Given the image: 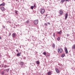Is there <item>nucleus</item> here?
<instances>
[{
	"mask_svg": "<svg viewBox=\"0 0 75 75\" xmlns=\"http://www.w3.org/2000/svg\"><path fill=\"white\" fill-rule=\"evenodd\" d=\"M44 12H45V9H44L42 8L40 9V12L41 14H44Z\"/></svg>",
	"mask_w": 75,
	"mask_h": 75,
	"instance_id": "f257e3e1",
	"label": "nucleus"
},
{
	"mask_svg": "<svg viewBox=\"0 0 75 75\" xmlns=\"http://www.w3.org/2000/svg\"><path fill=\"white\" fill-rule=\"evenodd\" d=\"M58 52L59 53H61L62 52V49L60 48V49H58Z\"/></svg>",
	"mask_w": 75,
	"mask_h": 75,
	"instance_id": "f03ea898",
	"label": "nucleus"
},
{
	"mask_svg": "<svg viewBox=\"0 0 75 75\" xmlns=\"http://www.w3.org/2000/svg\"><path fill=\"white\" fill-rule=\"evenodd\" d=\"M34 24L35 25H37L38 23V20H35L34 22Z\"/></svg>",
	"mask_w": 75,
	"mask_h": 75,
	"instance_id": "7ed1b4c3",
	"label": "nucleus"
},
{
	"mask_svg": "<svg viewBox=\"0 0 75 75\" xmlns=\"http://www.w3.org/2000/svg\"><path fill=\"white\" fill-rule=\"evenodd\" d=\"M55 71L56 72H57V73H58V74L59 73V72H60V71L59 70H58V69L57 68H56L55 69Z\"/></svg>",
	"mask_w": 75,
	"mask_h": 75,
	"instance_id": "20e7f679",
	"label": "nucleus"
},
{
	"mask_svg": "<svg viewBox=\"0 0 75 75\" xmlns=\"http://www.w3.org/2000/svg\"><path fill=\"white\" fill-rule=\"evenodd\" d=\"M1 10L2 11H5V8H4V7H1Z\"/></svg>",
	"mask_w": 75,
	"mask_h": 75,
	"instance_id": "39448f33",
	"label": "nucleus"
},
{
	"mask_svg": "<svg viewBox=\"0 0 75 75\" xmlns=\"http://www.w3.org/2000/svg\"><path fill=\"white\" fill-rule=\"evenodd\" d=\"M65 51L66 54H68V50H67V47L65 48Z\"/></svg>",
	"mask_w": 75,
	"mask_h": 75,
	"instance_id": "423d86ee",
	"label": "nucleus"
},
{
	"mask_svg": "<svg viewBox=\"0 0 75 75\" xmlns=\"http://www.w3.org/2000/svg\"><path fill=\"white\" fill-rule=\"evenodd\" d=\"M65 19H67V17H68V14L67 13H66L65 14Z\"/></svg>",
	"mask_w": 75,
	"mask_h": 75,
	"instance_id": "0eeeda50",
	"label": "nucleus"
},
{
	"mask_svg": "<svg viewBox=\"0 0 75 75\" xmlns=\"http://www.w3.org/2000/svg\"><path fill=\"white\" fill-rule=\"evenodd\" d=\"M5 6V3L4 2L2 4H0V6Z\"/></svg>",
	"mask_w": 75,
	"mask_h": 75,
	"instance_id": "6e6552de",
	"label": "nucleus"
},
{
	"mask_svg": "<svg viewBox=\"0 0 75 75\" xmlns=\"http://www.w3.org/2000/svg\"><path fill=\"white\" fill-rule=\"evenodd\" d=\"M16 34L15 33H13L12 34V37H16Z\"/></svg>",
	"mask_w": 75,
	"mask_h": 75,
	"instance_id": "1a4fd4ad",
	"label": "nucleus"
},
{
	"mask_svg": "<svg viewBox=\"0 0 75 75\" xmlns=\"http://www.w3.org/2000/svg\"><path fill=\"white\" fill-rule=\"evenodd\" d=\"M60 11V14H62V13H63V11H62V10H60L59 11Z\"/></svg>",
	"mask_w": 75,
	"mask_h": 75,
	"instance_id": "9d476101",
	"label": "nucleus"
},
{
	"mask_svg": "<svg viewBox=\"0 0 75 75\" xmlns=\"http://www.w3.org/2000/svg\"><path fill=\"white\" fill-rule=\"evenodd\" d=\"M57 34H61V33H62V31H60V32H57Z\"/></svg>",
	"mask_w": 75,
	"mask_h": 75,
	"instance_id": "9b49d317",
	"label": "nucleus"
},
{
	"mask_svg": "<svg viewBox=\"0 0 75 75\" xmlns=\"http://www.w3.org/2000/svg\"><path fill=\"white\" fill-rule=\"evenodd\" d=\"M72 49H75V45H74L72 47Z\"/></svg>",
	"mask_w": 75,
	"mask_h": 75,
	"instance_id": "f8f14e48",
	"label": "nucleus"
},
{
	"mask_svg": "<svg viewBox=\"0 0 75 75\" xmlns=\"http://www.w3.org/2000/svg\"><path fill=\"white\" fill-rule=\"evenodd\" d=\"M65 54L64 53L62 54L61 55V57H65Z\"/></svg>",
	"mask_w": 75,
	"mask_h": 75,
	"instance_id": "ddd939ff",
	"label": "nucleus"
},
{
	"mask_svg": "<svg viewBox=\"0 0 75 75\" xmlns=\"http://www.w3.org/2000/svg\"><path fill=\"white\" fill-rule=\"evenodd\" d=\"M20 64L21 65H24V63L22 62H20Z\"/></svg>",
	"mask_w": 75,
	"mask_h": 75,
	"instance_id": "4468645a",
	"label": "nucleus"
},
{
	"mask_svg": "<svg viewBox=\"0 0 75 75\" xmlns=\"http://www.w3.org/2000/svg\"><path fill=\"white\" fill-rule=\"evenodd\" d=\"M10 70V69H6L4 70V71H6V72H9V70Z\"/></svg>",
	"mask_w": 75,
	"mask_h": 75,
	"instance_id": "2eb2a0df",
	"label": "nucleus"
},
{
	"mask_svg": "<svg viewBox=\"0 0 75 75\" xmlns=\"http://www.w3.org/2000/svg\"><path fill=\"white\" fill-rule=\"evenodd\" d=\"M48 75H51V71H49V72H48L47 73Z\"/></svg>",
	"mask_w": 75,
	"mask_h": 75,
	"instance_id": "dca6fc26",
	"label": "nucleus"
},
{
	"mask_svg": "<svg viewBox=\"0 0 75 75\" xmlns=\"http://www.w3.org/2000/svg\"><path fill=\"white\" fill-rule=\"evenodd\" d=\"M52 47L53 48H55V44L53 43L52 45Z\"/></svg>",
	"mask_w": 75,
	"mask_h": 75,
	"instance_id": "f3484780",
	"label": "nucleus"
},
{
	"mask_svg": "<svg viewBox=\"0 0 75 75\" xmlns=\"http://www.w3.org/2000/svg\"><path fill=\"white\" fill-rule=\"evenodd\" d=\"M18 54H16V55L17 57H18V56H20L21 55V54H19V52H18Z\"/></svg>",
	"mask_w": 75,
	"mask_h": 75,
	"instance_id": "a211bd4d",
	"label": "nucleus"
},
{
	"mask_svg": "<svg viewBox=\"0 0 75 75\" xmlns=\"http://www.w3.org/2000/svg\"><path fill=\"white\" fill-rule=\"evenodd\" d=\"M29 23H30V21H29L28 20L26 21V24H28Z\"/></svg>",
	"mask_w": 75,
	"mask_h": 75,
	"instance_id": "6ab92c4d",
	"label": "nucleus"
},
{
	"mask_svg": "<svg viewBox=\"0 0 75 75\" xmlns=\"http://www.w3.org/2000/svg\"><path fill=\"white\" fill-rule=\"evenodd\" d=\"M60 37H58V38H57V41H59L60 40Z\"/></svg>",
	"mask_w": 75,
	"mask_h": 75,
	"instance_id": "aec40b11",
	"label": "nucleus"
},
{
	"mask_svg": "<svg viewBox=\"0 0 75 75\" xmlns=\"http://www.w3.org/2000/svg\"><path fill=\"white\" fill-rule=\"evenodd\" d=\"M43 54L44 55H46L47 54V53H46V52H44L43 53Z\"/></svg>",
	"mask_w": 75,
	"mask_h": 75,
	"instance_id": "412c9836",
	"label": "nucleus"
},
{
	"mask_svg": "<svg viewBox=\"0 0 75 75\" xmlns=\"http://www.w3.org/2000/svg\"><path fill=\"white\" fill-rule=\"evenodd\" d=\"M64 1H65V0H61V2L63 3H64Z\"/></svg>",
	"mask_w": 75,
	"mask_h": 75,
	"instance_id": "4be33fe9",
	"label": "nucleus"
},
{
	"mask_svg": "<svg viewBox=\"0 0 75 75\" xmlns=\"http://www.w3.org/2000/svg\"><path fill=\"white\" fill-rule=\"evenodd\" d=\"M36 64H38V65H39V64H40V62L39 61H37L36 62Z\"/></svg>",
	"mask_w": 75,
	"mask_h": 75,
	"instance_id": "5701e85b",
	"label": "nucleus"
},
{
	"mask_svg": "<svg viewBox=\"0 0 75 75\" xmlns=\"http://www.w3.org/2000/svg\"><path fill=\"white\" fill-rule=\"evenodd\" d=\"M31 8L32 10H33V9L34 8V6H32L31 7Z\"/></svg>",
	"mask_w": 75,
	"mask_h": 75,
	"instance_id": "b1692460",
	"label": "nucleus"
},
{
	"mask_svg": "<svg viewBox=\"0 0 75 75\" xmlns=\"http://www.w3.org/2000/svg\"><path fill=\"white\" fill-rule=\"evenodd\" d=\"M44 25L45 26H48V24H47V23H45Z\"/></svg>",
	"mask_w": 75,
	"mask_h": 75,
	"instance_id": "393cba45",
	"label": "nucleus"
},
{
	"mask_svg": "<svg viewBox=\"0 0 75 75\" xmlns=\"http://www.w3.org/2000/svg\"><path fill=\"white\" fill-rule=\"evenodd\" d=\"M50 57V55H46L47 57Z\"/></svg>",
	"mask_w": 75,
	"mask_h": 75,
	"instance_id": "a878e982",
	"label": "nucleus"
},
{
	"mask_svg": "<svg viewBox=\"0 0 75 75\" xmlns=\"http://www.w3.org/2000/svg\"><path fill=\"white\" fill-rule=\"evenodd\" d=\"M4 74V71H2L1 72V74L2 75Z\"/></svg>",
	"mask_w": 75,
	"mask_h": 75,
	"instance_id": "bb28decb",
	"label": "nucleus"
},
{
	"mask_svg": "<svg viewBox=\"0 0 75 75\" xmlns=\"http://www.w3.org/2000/svg\"><path fill=\"white\" fill-rule=\"evenodd\" d=\"M15 12L16 14H17V10L15 11Z\"/></svg>",
	"mask_w": 75,
	"mask_h": 75,
	"instance_id": "cd10ccee",
	"label": "nucleus"
},
{
	"mask_svg": "<svg viewBox=\"0 0 75 75\" xmlns=\"http://www.w3.org/2000/svg\"><path fill=\"white\" fill-rule=\"evenodd\" d=\"M53 37H55V33H53Z\"/></svg>",
	"mask_w": 75,
	"mask_h": 75,
	"instance_id": "c85d7f7f",
	"label": "nucleus"
},
{
	"mask_svg": "<svg viewBox=\"0 0 75 75\" xmlns=\"http://www.w3.org/2000/svg\"><path fill=\"white\" fill-rule=\"evenodd\" d=\"M34 7H36V5L35 4H34Z\"/></svg>",
	"mask_w": 75,
	"mask_h": 75,
	"instance_id": "c756f323",
	"label": "nucleus"
},
{
	"mask_svg": "<svg viewBox=\"0 0 75 75\" xmlns=\"http://www.w3.org/2000/svg\"><path fill=\"white\" fill-rule=\"evenodd\" d=\"M4 67V68H6L7 67V65H5Z\"/></svg>",
	"mask_w": 75,
	"mask_h": 75,
	"instance_id": "7c9ffc66",
	"label": "nucleus"
},
{
	"mask_svg": "<svg viewBox=\"0 0 75 75\" xmlns=\"http://www.w3.org/2000/svg\"><path fill=\"white\" fill-rule=\"evenodd\" d=\"M47 24H49V25H50V22H47Z\"/></svg>",
	"mask_w": 75,
	"mask_h": 75,
	"instance_id": "2f4dec72",
	"label": "nucleus"
},
{
	"mask_svg": "<svg viewBox=\"0 0 75 75\" xmlns=\"http://www.w3.org/2000/svg\"><path fill=\"white\" fill-rule=\"evenodd\" d=\"M2 56H1V54H0V58H2Z\"/></svg>",
	"mask_w": 75,
	"mask_h": 75,
	"instance_id": "473e14b6",
	"label": "nucleus"
},
{
	"mask_svg": "<svg viewBox=\"0 0 75 75\" xmlns=\"http://www.w3.org/2000/svg\"><path fill=\"white\" fill-rule=\"evenodd\" d=\"M16 51H17V52H18V50H16Z\"/></svg>",
	"mask_w": 75,
	"mask_h": 75,
	"instance_id": "72a5a7b5",
	"label": "nucleus"
},
{
	"mask_svg": "<svg viewBox=\"0 0 75 75\" xmlns=\"http://www.w3.org/2000/svg\"><path fill=\"white\" fill-rule=\"evenodd\" d=\"M69 0H66L65 1H69Z\"/></svg>",
	"mask_w": 75,
	"mask_h": 75,
	"instance_id": "f704fd0d",
	"label": "nucleus"
},
{
	"mask_svg": "<svg viewBox=\"0 0 75 75\" xmlns=\"http://www.w3.org/2000/svg\"><path fill=\"white\" fill-rule=\"evenodd\" d=\"M1 38H1V36H0V40H1Z\"/></svg>",
	"mask_w": 75,
	"mask_h": 75,
	"instance_id": "c9c22d12",
	"label": "nucleus"
},
{
	"mask_svg": "<svg viewBox=\"0 0 75 75\" xmlns=\"http://www.w3.org/2000/svg\"><path fill=\"white\" fill-rule=\"evenodd\" d=\"M47 14L46 15V17H47Z\"/></svg>",
	"mask_w": 75,
	"mask_h": 75,
	"instance_id": "e433bc0d",
	"label": "nucleus"
},
{
	"mask_svg": "<svg viewBox=\"0 0 75 75\" xmlns=\"http://www.w3.org/2000/svg\"><path fill=\"white\" fill-rule=\"evenodd\" d=\"M19 54H20V55H21V53H19Z\"/></svg>",
	"mask_w": 75,
	"mask_h": 75,
	"instance_id": "4c0bfd02",
	"label": "nucleus"
}]
</instances>
